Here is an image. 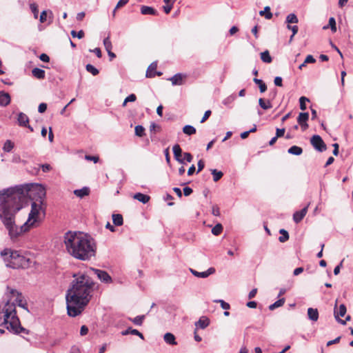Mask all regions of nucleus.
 <instances>
[{
	"label": "nucleus",
	"mask_w": 353,
	"mask_h": 353,
	"mask_svg": "<svg viewBox=\"0 0 353 353\" xmlns=\"http://www.w3.org/2000/svg\"><path fill=\"white\" fill-rule=\"evenodd\" d=\"M46 194L44 187L37 183L19 185L0 190V219L12 240L34 225L41 207L40 204L32 202L27 221L19 228L15 223L16 214L23 208L28 198L34 199L35 196L40 199L41 203Z\"/></svg>",
	"instance_id": "nucleus-1"
},
{
	"label": "nucleus",
	"mask_w": 353,
	"mask_h": 353,
	"mask_svg": "<svg viewBox=\"0 0 353 353\" xmlns=\"http://www.w3.org/2000/svg\"><path fill=\"white\" fill-rule=\"evenodd\" d=\"M66 292V308L68 316L76 317L81 314L92 296L94 282L87 274L78 273Z\"/></svg>",
	"instance_id": "nucleus-2"
},
{
	"label": "nucleus",
	"mask_w": 353,
	"mask_h": 353,
	"mask_svg": "<svg viewBox=\"0 0 353 353\" xmlns=\"http://www.w3.org/2000/svg\"><path fill=\"white\" fill-rule=\"evenodd\" d=\"M64 243L68 253L77 259L90 260L96 253L93 239L76 232L68 231L64 234Z\"/></svg>",
	"instance_id": "nucleus-3"
},
{
	"label": "nucleus",
	"mask_w": 353,
	"mask_h": 353,
	"mask_svg": "<svg viewBox=\"0 0 353 353\" xmlns=\"http://www.w3.org/2000/svg\"><path fill=\"white\" fill-rule=\"evenodd\" d=\"M7 267L12 269L25 268L28 266L29 259L21 255L18 251L5 249L1 252Z\"/></svg>",
	"instance_id": "nucleus-4"
},
{
	"label": "nucleus",
	"mask_w": 353,
	"mask_h": 353,
	"mask_svg": "<svg viewBox=\"0 0 353 353\" xmlns=\"http://www.w3.org/2000/svg\"><path fill=\"white\" fill-rule=\"evenodd\" d=\"M11 297H10L3 308L4 313L3 322L1 325H8L10 324V327H13L17 323L19 324V317L17 315L16 306L14 303H10Z\"/></svg>",
	"instance_id": "nucleus-5"
},
{
	"label": "nucleus",
	"mask_w": 353,
	"mask_h": 353,
	"mask_svg": "<svg viewBox=\"0 0 353 353\" xmlns=\"http://www.w3.org/2000/svg\"><path fill=\"white\" fill-rule=\"evenodd\" d=\"M337 301H338L336 300L335 306H334V318L338 323H339L342 325H345L346 321H343V319H340V316L343 317L346 314V312H347L346 306L344 304H341L339 305V309H337V307H337Z\"/></svg>",
	"instance_id": "nucleus-6"
},
{
	"label": "nucleus",
	"mask_w": 353,
	"mask_h": 353,
	"mask_svg": "<svg viewBox=\"0 0 353 353\" xmlns=\"http://www.w3.org/2000/svg\"><path fill=\"white\" fill-rule=\"evenodd\" d=\"M90 271L96 274L97 278L103 283H110L112 282V277L105 270L91 268Z\"/></svg>",
	"instance_id": "nucleus-7"
},
{
	"label": "nucleus",
	"mask_w": 353,
	"mask_h": 353,
	"mask_svg": "<svg viewBox=\"0 0 353 353\" xmlns=\"http://www.w3.org/2000/svg\"><path fill=\"white\" fill-rule=\"evenodd\" d=\"M311 144L312 145V146L319 152H323L325 150H326L327 149V146L325 145V143H324V141H323L322 138L318 135V134H314L312 138H311Z\"/></svg>",
	"instance_id": "nucleus-8"
},
{
	"label": "nucleus",
	"mask_w": 353,
	"mask_h": 353,
	"mask_svg": "<svg viewBox=\"0 0 353 353\" xmlns=\"http://www.w3.org/2000/svg\"><path fill=\"white\" fill-rule=\"evenodd\" d=\"M309 119V114L307 112H301L299 117L296 119V123L301 126V131H305L307 128V121Z\"/></svg>",
	"instance_id": "nucleus-9"
},
{
	"label": "nucleus",
	"mask_w": 353,
	"mask_h": 353,
	"mask_svg": "<svg viewBox=\"0 0 353 353\" xmlns=\"http://www.w3.org/2000/svg\"><path fill=\"white\" fill-rule=\"evenodd\" d=\"M6 329L10 331V332H12L15 334H19L20 333L28 334L29 330L24 328L21 326L20 320L19 319V324L17 323L15 325H13L12 327H10V324L6 326Z\"/></svg>",
	"instance_id": "nucleus-10"
},
{
	"label": "nucleus",
	"mask_w": 353,
	"mask_h": 353,
	"mask_svg": "<svg viewBox=\"0 0 353 353\" xmlns=\"http://www.w3.org/2000/svg\"><path fill=\"white\" fill-rule=\"evenodd\" d=\"M190 272L196 277L198 278H207L210 275L214 274L215 272V269L214 268H210L208 270L204 272H198L194 269H190Z\"/></svg>",
	"instance_id": "nucleus-11"
},
{
	"label": "nucleus",
	"mask_w": 353,
	"mask_h": 353,
	"mask_svg": "<svg viewBox=\"0 0 353 353\" xmlns=\"http://www.w3.org/2000/svg\"><path fill=\"white\" fill-rule=\"evenodd\" d=\"M307 212V206L303 208L300 211H296L293 214V220L296 223L301 221Z\"/></svg>",
	"instance_id": "nucleus-12"
},
{
	"label": "nucleus",
	"mask_w": 353,
	"mask_h": 353,
	"mask_svg": "<svg viewBox=\"0 0 353 353\" xmlns=\"http://www.w3.org/2000/svg\"><path fill=\"white\" fill-rule=\"evenodd\" d=\"M185 75L181 73H177L172 77L169 80L171 81L173 85H180L183 84V79L185 78Z\"/></svg>",
	"instance_id": "nucleus-13"
},
{
	"label": "nucleus",
	"mask_w": 353,
	"mask_h": 353,
	"mask_svg": "<svg viewBox=\"0 0 353 353\" xmlns=\"http://www.w3.org/2000/svg\"><path fill=\"white\" fill-rule=\"evenodd\" d=\"M175 159L180 163H184V159L181 158L182 150L179 144H175L172 148Z\"/></svg>",
	"instance_id": "nucleus-14"
},
{
	"label": "nucleus",
	"mask_w": 353,
	"mask_h": 353,
	"mask_svg": "<svg viewBox=\"0 0 353 353\" xmlns=\"http://www.w3.org/2000/svg\"><path fill=\"white\" fill-rule=\"evenodd\" d=\"M10 96L8 92L0 91V105L5 107L10 103Z\"/></svg>",
	"instance_id": "nucleus-15"
},
{
	"label": "nucleus",
	"mask_w": 353,
	"mask_h": 353,
	"mask_svg": "<svg viewBox=\"0 0 353 353\" xmlns=\"http://www.w3.org/2000/svg\"><path fill=\"white\" fill-rule=\"evenodd\" d=\"M121 334L123 336H126L128 334L136 335V336H138L141 339H143V340L144 339V336L142 333H141L139 330H137L136 329H133L131 327H129L128 329L123 330L121 332Z\"/></svg>",
	"instance_id": "nucleus-16"
},
{
	"label": "nucleus",
	"mask_w": 353,
	"mask_h": 353,
	"mask_svg": "<svg viewBox=\"0 0 353 353\" xmlns=\"http://www.w3.org/2000/svg\"><path fill=\"white\" fill-rule=\"evenodd\" d=\"M17 123L20 126L26 127L29 123V118L26 114L20 112L18 114Z\"/></svg>",
	"instance_id": "nucleus-17"
},
{
	"label": "nucleus",
	"mask_w": 353,
	"mask_h": 353,
	"mask_svg": "<svg viewBox=\"0 0 353 353\" xmlns=\"http://www.w3.org/2000/svg\"><path fill=\"white\" fill-rule=\"evenodd\" d=\"M210 324V320L205 316H202L195 323V325L201 329L206 328Z\"/></svg>",
	"instance_id": "nucleus-18"
},
{
	"label": "nucleus",
	"mask_w": 353,
	"mask_h": 353,
	"mask_svg": "<svg viewBox=\"0 0 353 353\" xmlns=\"http://www.w3.org/2000/svg\"><path fill=\"white\" fill-rule=\"evenodd\" d=\"M133 198L134 199L138 200L139 201H140L141 203H142L143 204L147 203L150 201V197L149 195L145 194H142L141 192L136 193L133 196Z\"/></svg>",
	"instance_id": "nucleus-19"
},
{
	"label": "nucleus",
	"mask_w": 353,
	"mask_h": 353,
	"mask_svg": "<svg viewBox=\"0 0 353 353\" xmlns=\"http://www.w3.org/2000/svg\"><path fill=\"white\" fill-rule=\"evenodd\" d=\"M141 13L142 14H150V15H157L158 14L157 11L152 7L147 6H142L141 8Z\"/></svg>",
	"instance_id": "nucleus-20"
},
{
	"label": "nucleus",
	"mask_w": 353,
	"mask_h": 353,
	"mask_svg": "<svg viewBox=\"0 0 353 353\" xmlns=\"http://www.w3.org/2000/svg\"><path fill=\"white\" fill-rule=\"evenodd\" d=\"M32 74L34 77L38 79H44L46 77V72L40 68H34L32 70Z\"/></svg>",
	"instance_id": "nucleus-21"
},
{
	"label": "nucleus",
	"mask_w": 353,
	"mask_h": 353,
	"mask_svg": "<svg viewBox=\"0 0 353 353\" xmlns=\"http://www.w3.org/2000/svg\"><path fill=\"white\" fill-rule=\"evenodd\" d=\"M307 316L309 319L312 321H316L319 319V312L317 309L310 307L307 309Z\"/></svg>",
	"instance_id": "nucleus-22"
},
{
	"label": "nucleus",
	"mask_w": 353,
	"mask_h": 353,
	"mask_svg": "<svg viewBox=\"0 0 353 353\" xmlns=\"http://www.w3.org/2000/svg\"><path fill=\"white\" fill-rule=\"evenodd\" d=\"M74 194L79 198H83L90 194V188L88 187H83L81 189L75 190L74 191Z\"/></svg>",
	"instance_id": "nucleus-23"
},
{
	"label": "nucleus",
	"mask_w": 353,
	"mask_h": 353,
	"mask_svg": "<svg viewBox=\"0 0 353 353\" xmlns=\"http://www.w3.org/2000/svg\"><path fill=\"white\" fill-rule=\"evenodd\" d=\"M164 341L169 345H176L175 336L173 334L168 332L163 336Z\"/></svg>",
	"instance_id": "nucleus-24"
},
{
	"label": "nucleus",
	"mask_w": 353,
	"mask_h": 353,
	"mask_svg": "<svg viewBox=\"0 0 353 353\" xmlns=\"http://www.w3.org/2000/svg\"><path fill=\"white\" fill-rule=\"evenodd\" d=\"M137 137L139 138V141H136L137 143H141V145L145 147L149 145L150 140L145 136L146 134H135Z\"/></svg>",
	"instance_id": "nucleus-25"
},
{
	"label": "nucleus",
	"mask_w": 353,
	"mask_h": 353,
	"mask_svg": "<svg viewBox=\"0 0 353 353\" xmlns=\"http://www.w3.org/2000/svg\"><path fill=\"white\" fill-rule=\"evenodd\" d=\"M113 223L116 226H121L123 223V219L121 214H113L112 216Z\"/></svg>",
	"instance_id": "nucleus-26"
},
{
	"label": "nucleus",
	"mask_w": 353,
	"mask_h": 353,
	"mask_svg": "<svg viewBox=\"0 0 353 353\" xmlns=\"http://www.w3.org/2000/svg\"><path fill=\"white\" fill-rule=\"evenodd\" d=\"M288 152L290 154L299 156L303 153V149L299 146L293 145L288 149Z\"/></svg>",
	"instance_id": "nucleus-27"
},
{
	"label": "nucleus",
	"mask_w": 353,
	"mask_h": 353,
	"mask_svg": "<svg viewBox=\"0 0 353 353\" xmlns=\"http://www.w3.org/2000/svg\"><path fill=\"white\" fill-rule=\"evenodd\" d=\"M15 302L17 303L18 306L28 311V307H27V303L23 302L22 294L21 292H17V296L15 299Z\"/></svg>",
	"instance_id": "nucleus-28"
},
{
	"label": "nucleus",
	"mask_w": 353,
	"mask_h": 353,
	"mask_svg": "<svg viewBox=\"0 0 353 353\" xmlns=\"http://www.w3.org/2000/svg\"><path fill=\"white\" fill-rule=\"evenodd\" d=\"M261 59L264 63H270L272 61L268 50H265L261 53Z\"/></svg>",
	"instance_id": "nucleus-29"
},
{
	"label": "nucleus",
	"mask_w": 353,
	"mask_h": 353,
	"mask_svg": "<svg viewBox=\"0 0 353 353\" xmlns=\"http://www.w3.org/2000/svg\"><path fill=\"white\" fill-rule=\"evenodd\" d=\"M279 233L281 236L279 237V241L281 243H284L289 239V234L285 229H281Z\"/></svg>",
	"instance_id": "nucleus-30"
},
{
	"label": "nucleus",
	"mask_w": 353,
	"mask_h": 353,
	"mask_svg": "<svg viewBox=\"0 0 353 353\" xmlns=\"http://www.w3.org/2000/svg\"><path fill=\"white\" fill-rule=\"evenodd\" d=\"M253 81L257 84L259 85V90H260V92L261 93L264 92L266 91L267 90V85H265V83L261 80V79H257V78H254L253 79Z\"/></svg>",
	"instance_id": "nucleus-31"
},
{
	"label": "nucleus",
	"mask_w": 353,
	"mask_h": 353,
	"mask_svg": "<svg viewBox=\"0 0 353 353\" xmlns=\"http://www.w3.org/2000/svg\"><path fill=\"white\" fill-rule=\"evenodd\" d=\"M145 319V315H139L134 318H128V319L132 321L136 325H141L143 324V321Z\"/></svg>",
	"instance_id": "nucleus-32"
},
{
	"label": "nucleus",
	"mask_w": 353,
	"mask_h": 353,
	"mask_svg": "<svg viewBox=\"0 0 353 353\" xmlns=\"http://www.w3.org/2000/svg\"><path fill=\"white\" fill-rule=\"evenodd\" d=\"M261 16H265V19H270L272 18V13L270 12V8L265 6L263 10L259 12Z\"/></svg>",
	"instance_id": "nucleus-33"
},
{
	"label": "nucleus",
	"mask_w": 353,
	"mask_h": 353,
	"mask_svg": "<svg viewBox=\"0 0 353 353\" xmlns=\"http://www.w3.org/2000/svg\"><path fill=\"white\" fill-rule=\"evenodd\" d=\"M14 142L10 140H7L3 144V150L6 152H10L14 148Z\"/></svg>",
	"instance_id": "nucleus-34"
},
{
	"label": "nucleus",
	"mask_w": 353,
	"mask_h": 353,
	"mask_svg": "<svg viewBox=\"0 0 353 353\" xmlns=\"http://www.w3.org/2000/svg\"><path fill=\"white\" fill-rule=\"evenodd\" d=\"M211 173L213 175V180L215 182L220 180L223 175V173L221 171H219L216 169H212Z\"/></svg>",
	"instance_id": "nucleus-35"
},
{
	"label": "nucleus",
	"mask_w": 353,
	"mask_h": 353,
	"mask_svg": "<svg viewBox=\"0 0 353 353\" xmlns=\"http://www.w3.org/2000/svg\"><path fill=\"white\" fill-rule=\"evenodd\" d=\"M157 68V64L152 63L150 65V66L148 68V70L146 72V77L149 78L154 77L155 76V74L154 73V70Z\"/></svg>",
	"instance_id": "nucleus-36"
},
{
	"label": "nucleus",
	"mask_w": 353,
	"mask_h": 353,
	"mask_svg": "<svg viewBox=\"0 0 353 353\" xmlns=\"http://www.w3.org/2000/svg\"><path fill=\"white\" fill-rule=\"evenodd\" d=\"M285 22L288 24L297 23L299 22V19L295 14L291 13L287 16Z\"/></svg>",
	"instance_id": "nucleus-37"
},
{
	"label": "nucleus",
	"mask_w": 353,
	"mask_h": 353,
	"mask_svg": "<svg viewBox=\"0 0 353 353\" xmlns=\"http://www.w3.org/2000/svg\"><path fill=\"white\" fill-rule=\"evenodd\" d=\"M259 104L263 110H268L272 108V105L270 101H265L263 99L260 98L259 100Z\"/></svg>",
	"instance_id": "nucleus-38"
},
{
	"label": "nucleus",
	"mask_w": 353,
	"mask_h": 353,
	"mask_svg": "<svg viewBox=\"0 0 353 353\" xmlns=\"http://www.w3.org/2000/svg\"><path fill=\"white\" fill-rule=\"evenodd\" d=\"M284 303H285V299L284 298L280 299L278 301H275L274 303L271 304L269 306V309L270 310H274V309L282 306L284 304Z\"/></svg>",
	"instance_id": "nucleus-39"
},
{
	"label": "nucleus",
	"mask_w": 353,
	"mask_h": 353,
	"mask_svg": "<svg viewBox=\"0 0 353 353\" xmlns=\"http://www.w3.org/2000/svg\"><path fill=\"white\" fill-rule=\"evenodd\" d=\"M85 69L88 72L91 73L94 76H96L99 73V70L90 63L86 65Z\"/></svg>",
	"instance_id": "nucleus-40"
},
{
	"label": "nucleus",
	"mask_w": 353,
	"mask_h": 353,
	"mask_svg": "<svg viewBox=\"0 0 353 353\" xmlns=\"http://www.w3.org/2000/svg\"><path fill=\"white\" fill-rule=\"evenodd\" d=\"M223 231V226L221 223H217L212 229V233L215 235H219Z\"/></svg>",
	"instance_id": "nucleus-41"
},
{
	"label": "nucleus",
	"mask_w": 353,
	"mask_h": 353,
	"mask_svg": "<svg viewBox=\"0 0 353 353\" xmlns=\"http://www.w3.org/2000/svg\"><path fill=\"white\" fill-rule=\"evenodd\" d=\"M103 45L106 51L112 50V46L109 37H107L103 39Z\"/></svg>",
	"instance_id": "nucleus-42"
},
{
	"label": "nucleus",
	"mask_w": 353,
	"mask_h": 353,
	"mask_svg": "<svg viewBox=\"0 0 353 353\" xmlns=\"http://www.w3.org/2000/svg\"><path fill=\"white\" fill-rule=\"evenodd\" d=\"M307 101H309V99L307 98H306L305 97H301L300 99H299V103H300V108L301 110H304L306 109V104L305 103Z\"/></svg>",
	"instance_id": "nucleus-43"
},
{
	"label": "nucleus",
	"mask_w": 353,
	"mask_h": 353,
	"mask_svg": "<svg viewBox=\"0 0 353 353\" xmlns=\"http://www.w3.org/2000/svg\"><path fill=\"white\" fill-rule=\"evenodd\" d=\"M328 26L330 27L331 30L333 32H335L336 31V21L334 17H330L329 19V24Z\"/></svg>",
	"instance_id": "nucleus-44"
},
{
	"label": "nucleus",
	"mask_w": 353,
	"mask_h": 353,
	"mask_svg": "<svg viewBox=\"0 0 353 353\" xmlns=\"http://www.w3.org/2000/svg\"><path fill=\"white\" fill-rule=\"evenodd\" d=\"M70 34L72 37H77L79 39L84 37V32L82 30H79L78 32L73 30L71 31Z\"/></svg>",
	"instance_id": "nucleus-45"
},
{
	"label": "nucleus",
	"mask_w": 353,
	"mask_h": 353,
	"mask_svg": "<svg viewBox=\"0 0 353 353\" xmlns=\"http://www.w3.org/2000/svg\"><path fill=\"white\" fill-rule=\"evenodd\" d=\"M30 8L32 13L34 14V17L35 19H37L38 17V13H39L37 5L36 3H31L30 6Z\"/></svg>",
	"instance_id": "nucleus-46"
},
{
	"label": "nucleus",
	"mask_w": 353,
	"mask_h": 353,
	"mask_svg": "<svg viewBox=\"0 0 353 353\" xmlns=\"http://www.w3.org/2000/svg\"><path fill=\"white\" fill-rule=\"evenodd\" d=\"M215 302L220 303L221 307L225 310H228L230 308V305L228 303L224 301L223 300L219 299L216 300Z\"/></svg>",
	"instance_id": "nucleus-47"
},
{
	"label": "nucleus",
	"mask_w": 353,
	"mask_h": 353,
	"mask_svg": "<svg viewBox=\"0 0 353 353\" xmlns=\"http://www.w3.org/2000/svg\"><path fill=\"white\" fill-rule=\"evenodd\" d=\"M183 132H196V129L192 125H186L183 128Z\"/></svg>",
	"instance_id": "nucleus-48"
},
{
	"label": "nucleus",
	"mask_w": 353,
	"mask_h": 353,
	"mask_svg": "<svg viewBox=\"0 0 353 353\" xmlns=\"http://www.w3.org/2000/svg\"><path fill=\"white\" fill-rule=\"evenodd\" d=\"M85 159L88 161H92L95 163L99 161V158L97 156L85 155Z\"/></svg>",
	"instance_id": "nucleus-49"
},
{
	"label": "nucleus",
	"mask_w": 353,
	"mask_h": 353,
	"mask_svg": "<svg viewBox=\"0 0 353 353\" xmlns=\"http://www.w3.org/2000/svg\"><path fill=\"white\" fill-rule=\"evenodd\" d=\"M129 1L130 0H119L115 7V10H117V9L124 6L129 2Z\"/></svg>",
	"instance_id": "nucleus-50"
},
{
	"label": "nucleus",
	"mask_w": 353,
	"mask_h": 353,
	"mask_svg": "<svg viewBox=\"0 0 353 353\" xmlns=\"http://www.w3.org/2000/svg\"><path fill=\"white\" fill-rule=\"evenodd\" d=\"M285 134H276V136L274 137L270 141H269V145H272L275 143V142L276 141V140L278 139L279 137H283Z\"/></svg>",
	"instance_id": "nucleus-51"
},
{
	"label": "nucleus",
	"mask_w": 353,
	"mask_h": 353,
	"mask_svg": "<svg viewBox=\"0 0 353 353\" xmlns=\"http://www.w3.org/2000/svg\"><path fill=\"white\" fill-rule=\"evenodd\" d=\"M46 109H47V104L45 103H41L39 104V105L38 107V112L39 113H43L44 112H46Z\"/></svg>",
	"instance_id": "nucleus-52"
},
{
	"label": "nucleus",
	"mask_w": 353,
	"mask_h": 353,
	"mask_svg": "<svg viewBox=\"0 0 353 353\" xmlns=\"http://www.w3.org/2000/svg\"><path fill=\"white\" fill-rule=\"evenodd\" d=\"M46 19H47V11L43 10L41 12V13L40 14L39 21L41 23H44L46 21Z\"/></svg>",
	"instance_id": "nucleus-53"
},
{
	"label": "nucleus",
	"mask_w": 353,
	"mask_h": 353,
	"mask_svg": "<svg viewBox=\"0 0 353 353\" xmlns=\"http://www.w3.org/2000/svg\"><path fill=\"white\" fill-rule=\"evenodd\" d=\"M41 168L43 172H48L52 170L51 165L48 163L41 165Z\"/></svg>",
	"instance_id": "nucleus-54"
},
{
	"label": "nucleus",
	"mask_w": 353,
	"mask_h": 353,
	"mask_svg": "<svg viewBox=\"0 0 353 353\" xmlns=\"http://www.w3.org/2000/svg\"><path fill=\"white\" fill-rule=\"evenodd\" d=\"M316 62V59L312 55H307L304 61V63H313Z\"/></svg>",
	"instance_id": "nucleus-55"
},
{
	"label": "nucleus",
	"mask_w": 353,
	"mask_h": 353,
	"mask_svg": "<svg viewBox=\"0 0 353 353\" xmlns=\"http://www.w3.org/2000/svg\"><path fill=\"white\" fill-rule=\"evenodd\" d=\"M136 99V95L134 94H131L125 99V102H134Z\"/></svg>",
	"instance_id": "nucleus-56"
},
{
	"label": "nucleus",
	"mask_w": 353,
	"mask_h": 353,
	"mask_svg": "<svg viewBox=\"0 0 353 353\" xmlns=\"http://www.w3.org/2000/svg\"><path fill=\"white\" fill-rule=\"evenodd\" d=\"M287 28L292 30L293 35H295L298 32L299 28L297 26H290V24H288Z\"/></svg>",
	"instance_id": "nucleus-57"
},
{
	"label": "nucleus",
	"mask_w": 353,
	"mask_h": 353,
	"mask_svg": "<svg viewBox=\"0 0 353 353\" xmlns=\"http://www.w3.org/2000/svg\"><path fill=\"white\" fill-rule=\"evenodd\" d=\"M183 194L185 196H190L193 192L192 189L190 187H185L183 188Z\"/></svg>",
	"instance_id": "nucleus-58"
},
{
	"label": "nucleus",
	"mask_w": 353,
	"mask_h": 353,
	"mask_svg": "<svg viewBox=\"0 0 353 353\" xmlns=\"http://www.w3.org/2000/svg\"><path fill=\"white\" fill-rule=\"evenodd\" d=\"M39 59L41 61L48 63L50 61V57L48 54L43 53L39 56Z\"/></svg>",
	"instance_id": "nucleus-59"
},
{
	"label": "nucleus",
	"mask_w": 353,
	"mask_h": 353,
	"mask_svg": "<svg viewBox=\"0 0 353 353\" xmlns=\"http://www.w3.org/2000/svg\"><path fill=\"white\" fill-rule=\"evenodd\" d=\"M274 83L275 85L281 87L282 84V78L281 77H276L274 80Z\"/></svg>",
	"instance_id": "nucleus-60"
},
{
	"label": "nucleus",
	"mask_w": 353,
	"mask_h": 353,
	"mask_svg": "<svg viewBox=\"0 0 353 353\" xmlns=\"http://www.w3.org/2000/svg\"><path fill=\"white\" fill-rule=\"evenodd\" d=\"M88 327L86 325H82L81 327V330H80V334L81 336H85L88 334Z\"/></svg>",
	"instance_id": "nucleus-61"
},
{
	"label": "nucleus",
	"mask_w": 353,
	"mask_h": 353,
	"mask_svg": "<svg viewBox=\"0 0 353 353\" xmlns=\"http://www.w3.org/2000/svg\"><path fill=\"white\" fill-rule=\"evenodd\" d=\"M211 113H212V112L210 110L205 111L203 118L201 120V123L205 122L209 118V117L211 115Z\"/></svg>",
	"instance_id": "nucleus-62"
},
{
	"label": "nucleus",
	"mask_w": 353,
	"mask_h": 353,
	"mask_svg": "<svg viewBox=\"0 0 353 353\" xmlns=\"http://www.w3.org/2000/svg\"><path fill=\"white\" fill-rule=\"evenodd\" d=\"M198 170H197V173H199V172H201L205 167V163H204V161L201 159L198 161Z\"/></svg>",
	"instance_id": "nucleus-63"
},
{
	"label": "nucleus",
	"mask_w": 353,
	"mask_h": 353,
	"mask_svg": "<svg viewBox=\"0 0 353 353\" xmlns=\"http://www.w3.org/2000/svg\"><path fill=\"white\" fill-rule=\"evenodd\" d=\"M90 51L94 52L98 58H101L102 56L101 51L99 48H96L94 50H90Z\"/></svg>",
	"instance_id": "nucleus-64"
}]
</instances>
